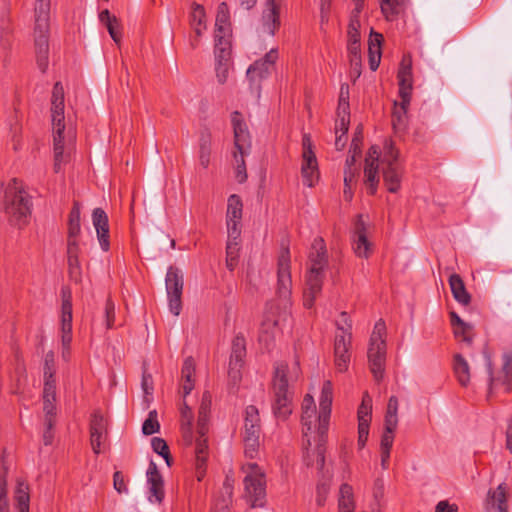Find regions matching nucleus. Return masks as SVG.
<instances>
[{
	"mask_svg": "<svg viewBox=\"0 0 512 512\" xmlns=\"http://www.w3.org/2000/svg\"><path fill=\"white\" fill-rule=\"evenodd\" d=\"M160 430V424L158 422L157 418V412L156 410H152L149 412L148 417L143 422L142 425V433L144 435H152Z\"/></svg>",
	"mask_w": 512,
	"mask_h": 512,
	"instance_id": "3c124183",
	"label": "nucleus"
},
{
	"mask_svg": "<svg viewBox=\"0 0 512 512\" xmlns=\"http://www.w3.org/2000/svg\"><path fill=\"white\" fill-rule=\"evenodd\" d=\"M106 438L107 434L90 433V442L95 454L101 453L102 445L105 443Z\"/></svg>",
	"mask_w": 512,
	"mask_h": 512,
	"instance_id": "338daca9",
	"label": "nucleus"
},
{
	"mask_svg": "<svg viewBox=\"0 0 512 512\" xmlns=\"http://www.w3.org/2000/svg\"><path fill=\"white\" fill-rule=\"evenodd\" d=\"M80 215V206L77 202H75L69 213L67 240H78L81 232Z\"/></svg>",
	"mask_w": 512,
	"mask_h": 512,
	"instance_id": "37998d69",
	"label": "nucleus"
},
{
	"mask_svg": "<svg viewBox=\"0 0 512 512\" xmlns=\"http://www.w3.org/2000/svg\"><path fill=\"white\" fill-rule=\"evenodd\" d=\"M325 271L308 269L305 276V290L303 294V305L310 309L314 305L315 299L322 291Z\"/></svg>",
	"mask_w": 512,
	"mask_h": 512,
	"instance_id": "2eb2a0df",
	"label": "nucleus"
},
{
	"mask_svg": "<svg viewBox=\"0 0 512 512\" xmlns=\"http://www.w3.org/2000/svg\"><path fill=\"white\" fill-rule=\"evenodd\" d=\"M244 493L243 498L251 508H261L266 500V475L257 463L242 465Z\"/></svg>",
	"mask_w": 512,
	"mask_h": 512,
	"instance_id": "0eeeda50",
	"label": "nucleus"
},
{
	"mask_svg": "<svg viewBox=\"0 0 512 512\" xmlns=\"http://www.w3.org/2000/svg\"><path fill=\"white\" fill-rule=\"evenodd\" d=\"M246 356V341L242 335H237L232 342V352L229 361V376L236 382L241 378L240 369Z\"/></svg>",
	"mask_w": 512,
	"mask_h": 512,
	"instance_id": "a211bd4d",
	"label": "nucleus"
},
{
	"mask_svg": "<svg viewBox=\"0 0 512 512\" xmlns=\"http://www.w3.org/2000/svg\"><path fill=\"white\" fill-rule=\"evenodd\" d=\"M354 509L353 488L349 484H342L339 490L338 512H354Z\"/></svg>",
	"mask_w": 512,
	"mask_h": 512,
	"instance_id": "58836bf2",
	"label": "nucleus"
},
{
	"mask_svg": "<svg viewBox=\"0 0 512 512\" xmlns=\"http://www.w3.org/2000/svg\"><path fill=\"white\" fill-rule=\"evenodd\" d=\"M410 101L411 99L408 98L407 103H405L404 99H401L399 103L396 101L394 102L392 126L395 132H401L406 128L408 120L407 112Z\"/></svg>",
	"mask_w": 512,
	"mask_h": 512,
	"instance_id": "c9c22d12",
	"label": "nucleus"
},
{
	"mask_svg": "<svg viewBox=\"0 0 512 512\" xmlns=\"http://www.w3.org/2000/svg\"><path fill=\"white\" fill-rule=\"evenodd\" d=\"M449 286L454 299L461 305H468L471 302V295L466 290L463 279L458 274H451Z\"/></svg>",
	"mask_w": 512,
	"mask_h": 512,
	"instance_id": "72a5a7b5",
	"label": "nucleus"
},
{
	"mask_svg": "<svg viewBox=\"0 0 512 512\" xmlns=\"http://www.w3.org/2000/svg\"><path fill=\"white\" fill-rule=\"evenodd\" d=\"M230 36V13L227 3L221 2L217 8L215 20V35Z\"/></svg>",
	"mask_w": 512,
	"mask_h": 512,
	"instance_id": "e433bc0d",
	"label": "nucleus"
},
{
	"mask_svg": "<svg viewBox=\"0 0 512 512\" xmlns=\"http://www.w3.org/2000/svg\"><path fill=\"white\" fill-rule=\"evenodd\" d=\"M291 294L292 277L290 266V252L283 248L277 262L276 296L279 301L277 306L267 304L264 319L261 323L259 340L267 345L274 338L277 329H284L291 321Z\"/></svg>",
	"mask_w": 512,
	"mask_h": 512,
	"instance_id": "f257e3e1",
	"label": "nucleus"
},
{
	"mask_svg": "<svg viewBox=\"0 0 512 512\" xmlns=\"http://www.w3.org/2000/svg\"><path fill=\"white\" fill-rule=\"evenodd\" d=\"M280 27V6L276 0H266L261 18V32L273 36Z\"/></svg>",
	"mask_w": 512,
	"mask_h": 512,
	"instance_id": "aec40b11",
	"label": "nucleus"
},
{
	"mask_svg": "<svg viewBox=\"0 0 512 512\" xmlns=\"http://www.w3.org/2000/svg\"><path fill=\"white\" fill-rule=\"evenodd\" d=\"M62 348L69 349L72 342V302L70 292L63 291L61 307Z\"/></svg>",
	"mask_w": 512,
	"mask_h": 512,
	"instance_id": "6ab92c4d",
	"label": "nucleus"
},
{
	"mask_svg": "<svg viewBox=\"0 0 512 512\" xmlns=\"http://www.w3.org/2000/svg\"><path fill=\"white\" fill-rule=\"evenodd\" d=\"M43 399L56 400V383L54 377L44 378Z\"/></svg>",
	"mask_w": 512,
	"mask_h": 512,
	"instance_id": "0e129e2a",
	"label": "nucleus"
},
{
	"mask_svg": "<svg viewBox=\"0 0 512 512\" xmlns=\"http://www.w3.org/2000/svg\"><path fill=\"white\" fill-rule=\"evenodd\" d=\"M350 124V111H345V114L342 111H337V119L335 123V134L342 133V135H346L349 129Z\"/></svg>",
	"mask_w": 512,
	"mask_h": 512,
	"instance_id": "4d7b16f0",
	"label": "nucleus"
},
{
	"mask_svg": "<svg viewBox=\"0 0 512 512\" xmlns=\"http://www.w3.org/2000/svg\"><path fill=\"white\" fill-rule=\"evenodd\" d=\"M210 405V395L208 393H204L198 410L197 437L195 442L200 439H207L206 434L208 432Z\"/></svg>",
	"mask_w": 512,
	"mask_h": 512,
	"instance_id": "c85d7f7f",
	"label": "nucleus"
},
{
	"mask_svg": "<svg viewBox=\"0 0 512 512\" xmlns=\"http://www.w3.org/2000/svg\"><path fill=\"white\" fill-rule=\"evenodd\" d=\"M148 485V500L153 504H161L165 497L164 480L157 465L151 461L146 472Z\"/></svg>",
	"mask_w": 512,
	"mask_h": 512,
	"instance_id": "f3484780",
	"label": "nucleus"
},
{
	"mask_svg": "<svg viewBox=\"0 0 512 512\" xmlns=\"http://www.w3.org/2000/svg\"><path fill=\"white\" fill-rule=\"evenodd\" d=\"M352 338L347 336H335L334 340V356L335 365L339 372H344L348 369L350 363V348Z\"/></svg>",
	"mask_w": 512,
	"mask_h": 512,
	"instance_id": "393cba45",
	"label": "nucleus"
},
{
	"mask_svg": "<svg viewBox=\"0 0 512 512\" xmlns=\"http://www.w3.org/2000/svg\"><path fill=\"white\" fill-rule=\"evenodd\" d=\"M399 97L407 103L411 99L412 93V60L409 56H404L398 70Z\"/></svg>",
	"mask_w": 512,
	"mask_h": 512,
	"instance_id": "4be33fe9",
	"label": "nucleus"
},
{
	"mask_svg": "<svg viewBox=\"0 0 512 512\" xmlns=\"http://www.w3.org/2000/svg\"><path fill=\"white\" fill-rule=\"evenodd\" d=\"M260 437L243 436L244 441V453L248 458H255L260 446Z\"/></svg>",
	"mask_w": 512,
	"mask_h": 512,
	"instance_id": "6e6d98bb",
	"label": "nucleus"
},
{
	"mask_svg": "<svg viewBox=\"0 0 512 512\" xmlns=\"http://www.w3.org/2000/svg\"><path fill=\"white\" fill-rule=\"evenodd\" d=\"M487 502L488 505L496 509V512H508L506 484L501 483L495 490H489Z\"/></svg>",
	"mask_w": 512,
	"mask_h": 512,
	"instance_id": "473e14b6",
	"label": "nucleus"
},
{
	"mask_svg": "<svg viewBox=\"0 0 512 512\" xmlns=\"http://www.w3.org/2000/svg\"><path fill=\"white\" fill-rule=\"evenodd\" d=\"M90 433L107 434V421L99 411L92 414Z\"/></svg>",
	"mask_w": 512,
	"mask_h": 512,
	"instance_id": "603ef678",
	"label": "nucleus"
},
{
	"mask_svg": "<svg viewBox=\"0 0 512 512\" xmlns=\"http://www.w3.org/2000/svg\"><path fill=\"white\" fill-rule=\"evenodd\" d=\"M215 64H230L231 62V44L229 37L224 35H215Z\"/></svg>",
	"mask_w": 512,
	"mask_h": 512,
	"instance_id": "f704fd0d",
	"label": "nucleus"
},
{
	"mask_svg": "<svg viewBox=\"0 0 512 512\" xmlns=\"http://www.w3.org/2000/svg\"><path fill=\"white\" fill-rule=\"evenodd\" d=\"M165 286L169 302V310L178 316L182 309V292L184 286L183 273L180 269L170 266L165 277Z\"/></svg>",
	"mask_w": 512,
	"mask_h": 512,
	"instance_id": "f8f14e48",
	"label": "nucleus"
},
{
	"mask_svg": "<svg viewBox=\"0 0 512 512\" xmlns=\"http://www.w3.org/2000/svg\"><path fill=\"white\" fill-rule=\"evenodd\" d=\"M332 401V383L327 380L323 383L321 389L317 430H313V432L303 431V436L305 438L304 461L307 466H315L319 471H322L325 465V443L329 427Z\"/></svg>",
	"mask_w": 512,
	"mask_h": 512,
	"instance_id": "f03ea898",
	"label": "nucleus"
},
{
	"mask_svg": "<svg viewBox=\"0 0 512 512\" xmlns=\"http://www.w3.org/2000/svg\"><path fill=\"white\" fill-rule=\"evenodd\" d=\"M240 251V235L235 238L228 234L226 245V266L230 271H233L238 263Z\"/></svg>",
	"mask_w": 512,
	"mask_h": 512,
	"instance_id": "4c0bfd02",
	"label": "nucleus"
},
{
	"mask_svg": "<svg viewBox=\"0 0 512 512\" xmlns=\"http://www.w3.org/2000/svg\"><path fill=\"white\" fill-rule=\"evenodd\" d=\"M195 473L198 481H202L206 474V461L208 457L207 439L195 442Z\"/></svg>",
	"mask_w": 512,
	"mask_h": 512,
	"instance_id": "7c9ffc66",
	"label": "nucleus"
},
{
	"mask_svg": "<svg viewBox=\"0 0 512 512\" xmlns=\"http://www.w3.org/2000/svg\"><path fill=\"white\" fill-rule=\"evenodd\" d=\"M243 213V203L241 198L232 194L227 200L226 226L227 233L232 237L241 235V220Z\"/></svg>",
	"mask_w": 512,
	"mask_h": 512,
	"instance_id": "4468645a",
	"label": "nucleus"
},
{
	"mask_svg": "<svg viewBox=\"0 0 512 512\" xmlns=\"http://www.w3.org/2000/svg\"><path fill=\"white\" fill-rule=\"evenodd\" d=\"M378 167L379 165L375 164L374 160L366 159L364 168L365 183L369 193L372 195L375 194L379 183Z\"/></svg>",
	"mask_w": 512,
	"mask_h": 512,
	"instance_id": "c03bdc74",
	"label": "nucleus"
},
{
	"mask_svg": "<svg viewBox=\"0 0 512 512\" xmlns=\"http://www.w3.org/2000/svg\"><path fill=\"white\" fill-rule=\"evenodd\" d=\"M386 326L382 320L376 322L370 336L367 351L368 363L371 373L376 381L383 379L386 362Z\"/></svg>",
	"mask_w": 512,
	"mask_h": 512,
	"instance_id": "1a4fd4ad",
	"label": "nucleus"
},
{
	"mask_svg": "<svg viewBox=\"0 0 512 512\" xmlns=\"http://www.w3.org/2000/svg\"><path fill=\"white\" fill-rule=\"evenodd\" d=\"M403 0H380V8L384 17L391 21L400 12Z\"/></svg>",
	"mask_w": 512,
	"mask_h": 512,
	"instance_id": "49530a36",
	"label": "nucleus"
},
{
	"mask_svg": "<svg viewBox=\"0 0 512 512\" xmlns=\"http://www.w3.org/2000/svg\"><path fill=\"white\" fill-rule=\"evenodd\" d=\"M329 489L330 486L327 482H320L317 485L316 503L318 506H323L325 504Z\"/></svg>",
	"mask_w": 512,
	"mask_h": 512,
	"instance_id": "774afa93",
	"label": "nucleus"
},
{
	"mask_svg": "<svg viewBox=\"0 0 512 512\" xmlns=\"http://www.w3.org/2000/svg\"><path fill=\"white\" fill-rule=\"evenodd\" d=\"M368 225L362 215H358L353 229V250L360 258H368L372 251V243L367 238Z\"/></svg>",
	"mask_w": 512,
	"mask_h": 512,
	"instance_id": "dca6fc26",
	"label": "nucleus"
},
{
	"mask_svg": "<svg viewBox=\"0 0 512 512\" xmlns=\"http://www.w3.org/2000/svg\"><path fill=\"white\" fill-rule=\"evenodd\" d=\"M277 59L278 51L271 49L263 58L256 60L247 69L246 75L250 90L257 98L260 97L262 81L272 73Z\"/></svg>",
	"mask_w": 512,
	"mask_h": 512,
	"instance_id": "9b49d317",
	"label": "nucleus"
},
{
	"mask_svg": "<svg viewBox=\"0 0 512 512\" xmlns=\"http://www.w3.org/2000/svg\"><path fill=\"white\" fill-rule=\"evenodd\" d=\"M453 368L460 385L467 386L470 382V367L462 355L456 354L454 356Z\"/></svg>",
	"mask_w": 512,
	"mask_h": 512,
	"instance_id": "a19ab883",
	"label": "nucleus"
},
{
	"mask_svg": "<svg viewBox=\"0 0 512 512\" xmlns=\"http://www.w3.org/2000/svg\"><path fill=\"white\" fill-rule=\"evenodd\" d=\"M337 332L335 336H347L352 338V321L346 312L340 314L336 321Z\"/></svg>",
	"mask_w": 512,
	"mask_h": 512,
	"instance_id": "8fccbe9b",
	"label": "nucleus"
},
{
	"mask_svg": "<svg viewBox=\"0 0 512 512\" xmlns=\"http://www.w3.org/2000/svg\"><path fill=\"white\" fill-rule=\"evenodd\" d=\"M502 373L503 383L508 389H512V349L503 353Z\"/></svg>",
	"mask_w": 512,
	"mask_h": 512,
	"instance_id": "09e8293b",
	"label": "nucleus"
},
{
	"mask_svg": "<svg viewBox=\"0 0 512 512\" xmlns=\"http://www.w3.org/2000/svg\"><path fill=\"white\" fill-rule=\"evenodd\" d=\"M56 400L43 399V411L45 414V426L53 428L56 419Z\"/></svg>",
	"mask_w": 512,
	"mask_h": 512,
	"instance_id": "864d4df0",
	"label": "nucleus"
},
{
	"mask_svg": "<svg viewBox=\"0 0 512 512\" xmlns=\"http://www.w3.org/2000/svg\"><path fill=\"white\" fill-rule=\"evenodd\" d=\"M92 223L101 249L107 252L110 249L109 223L108 216L102 208H95L93 210Z\"/></svg>",
	"mask_w": 512,
	"mask_h": 512,
	"instance_id": "412c9836",
	"label": "nucleus"
},
{
	"mask_svg": "<svg viewBox=\"0 0 512 512\" xmlns=\"http://www.w3.org/2000/svg\"><path fill=\"white\" fill-rule=\"evenodd\" d=\"M234 477L231 472L227 473L220 490L219 496L215 499L212 505L211 512H230V505L232 504L233 491H234Z\"/></svg>",
	"mask_w": 512,
	"mask_h": 512,
	"instance_id": "b1692460",
	"label": "nucleus"
},
{
	"mask_svg": "<svg viewBox=\"0 0 512 512\" xmlns=\"http://www.w3.org/2000/svg\"><path fill=\"white\" fill-rule=\"evenodd\" d=\"M232 125L236 149L233 153L235 178L239 183H244L247 180L245 156L249 155L251 148L250 135L241 114L237 111L232 115Z\"/></svg>",
	"mask_w": 512,
	"mask_h": 512,
	"instance_id": "6e6552de",
	"label": "nucleus"
},
{
	"mask_svg": "<svg viewBox=\"0 0 512 512\" xmlns=\"http://www.w3.org/2000/svg\"><path fill=\"white\" fill-rule=\"evenodd\" d=\"M55 374V356L52 351L46 353L44 358V378L49 379Z\"/></svg>",
	"mask_w": 512,
	"mask_h": 512,
	"instance_id": "e2e57ef3",
	"label": "nucleus"
},
{
	"mask_svg": "<svg viewBox=\"0 0 512 512\" xmlns=\"http://www.w3.org/2000/svg\"><path fill=\"white\" fill-rule=\"evenodd\" d=\"M14 500L18 512H29L30 496L27 484L18 481L14 495Z\"/></svg>",
	"mask_w": 512,
	"mask_h": 512,
	"instance_id": "a18cd8bd",
	"label": "nucleus"
},
{
	"mask_svg": "<svg viewBox=\"0 0 512 512\" xmlns=\"http://www.w3.org/2000/svg\"><path fill=\"white\" fill-rule=\"evenodd\" d=\"M115 320V304L111 299H107L105 304V323L106 328L110 329L114 325Z\"/></svg>",
	"mask_w": 512,
	"mask_h": 512,
	"instance_id": "69168bd1",
	"label": "nucleus"
},
{
	"mask_svg": "<svg viewBox=\"0 0 512 512\" xmlns=\"http://www.w3.org/2000/svg\"><path fill=\"white\" fill-rule=\"evenodd\" d=\"M195 362L192 357H187L182 365L181 369V392L182 396L185 399L191 391L194 389L195 385Z\"/></svg>",
	"mask_w": 512,
	"mask_h": 512,
	"instance_id": "cd10ccee",
	"label": "nucleus"
},
{
	"mask_svg": "<svg viewBox=\"0 0 512 512\" xmlns=\"http://www.w3.org/2000/svg\"><path fill=\"white\" fill-rule=\"evenodd\" d=\"M318 416L314 399L311 395L307 394L302 402V414L301 422L303 425V431L317 430L318 427Z\"/></svg>",
	"mask_w": 512,
	"mask_h": 512,
	"instance_id": "a878e982",
	"label": "nucleus"
},
{
	"mask_svg": "<svg viewBox=\"0 0 512 512\" xmlns=\"http://www.w3.org/2000/svg\"><path fill=\"white\" fill-rule=\"evenodd\" d=\"M302 147L301 175L304 184L313 187L319 180V170L317 158L312 150L311 138L307 134L302 138Z\"/></svg>",
	"mask_w": 512,
	"mask_h": 512,
	"instance_id": "ddd939ff",
	"label": "nucleus"
},
{
	"mask_svg": "<svg viewBox=\"0 0 512 512\" xmlns=\"http://www.w3.org/2000/svg\"><path fill=\"white\" fill-rule=\"evenodd\" d=\"M261 426L258 409L253 406H247L245 409L244 432L243 436L260 437Z\"/></svg>",
	"mask_w": 512,
	"mask_h": 512,
	"instance_id": "c756f323",
	"label": "nucleus"
},
{
	"mask_svg": "<svg viewBox=\"0 0 512 512\" xmlns=\"http://www.w3.org/2000/svg\"><path fill=\"white\" fill-rule=\"evenodd\" d=\"M193 412L184 401L181 408V434L184 445L191 446L195 443L196 437L192 430Z\"/></svg>",
	"mask_w": 512,
	"mask_h": 512,
	"instance_id": "bb28decb",
	"label": "nucleus"
},
{
	"mask_svg": "<svg viewBox=\"0 0 512 512\" xmlns=\"http://www.w3.org/2000/svg\"><path fill=\"white\" fill-rule=\"evenodd\" d=\"M328 266V254L323 238L316 237L308 256V269L325 271Z\"/></svg>",
	"mask_w": 512,
	"mask_h": 512,
	"instance_id": "5701e85b",
	"label": "nucleus"
},
{
	"mask_svg": "<svg viewBox=\"0 0 512 512\" xmlns=\"http://www.w3.org/2000/svg\"><path fill=\"white\" fill-rule=\"evenodd\" d=\"M382 40V34L375 32L374 30H371L369 36L368 55L369 66L372 71H376L380 64Z\"/></svg>",
	"mask_w": 512,
	"mask_h": 512,
	"instance_id": "2f4dec72",
	"label": "nucleus"
},
{
	"mask_svg": "<svg viewBox=\"0 0 512 512\" xmlns=\"http://www.w3.org/2000/svg\"><path fill=\"white\" fill-rule=\"evenodd\" d=\"M212 137L208 131L202 132L199 139V162L206 169L210 164Z\"/></svg>",
	"mask_w": 512,
	"mask_h": 512,
	"instance_id": "79ce46f5",
	"label": "nucleus"
},
{
	"mask_svg": "<svg viewBox=\"0 0 512 512\" xmlns=\"http://www.w3.org/2000/svg\"><path fill=\"white\" fill-rule=\"evenodd\" d=\"M64 89L60 82H56L51 96V121L53 127L54 172L59 173L63 165L69 161V153L65 152V116H64Z\"/></svg>",
	"mask_w": 512,
	"mask_h": 512,
	"instance_id": "20e7f679",
	"label": "nucleus"
},
{
	"mask_svg": "<svg viewBox=\"0 0 512 512\" xmlns=\"http://www.w3.org/2000/svg\"><path fill=\"white\" fill-rule=\"evenodd\" d=\"M51 0H35L34 6V43L36 62L41 72H46L49 65V20Z\"/></svg>",
	"mask_w": 512,
	"mask_h": 512,
	"instance_id": "423d86ee",
	"label": "nucleus"
},
{
	"mask_svg": "<svg viewBox=\"0 0 512 512\" xmlns=\"http://www.w3.org/2000/svg\"><path fill=\"white\" fill-rule=\"evenodd\" d=\"M99 19L101 21V23H103L111 38L116 42V43H119L120 40H121V32H120V24H119V21L118 19L111 15L109 10H103L100 14H99Z\"/></svg>",
	"mask_w": 512,
	"mask_h": 512,
	"instance_id": "ea45409f",
	"label": "nucleus"
},
{
	"mask_svg": "<svg viewBox=\"0 0 512 512\" xmlns=\"http://www.w3.org/2000/svg\"><path fill=\"white\" fill-rule=\"evenodd\" d=\"M371 410V398L367 393H365L362 403L358 409V424H362V422L365 420L366 424L370 425Z\"/></svg>",
	"mask_w": 512,
	"mask_h": 512,
	"instance_id": "5fc2aeb1",
	"label": "nucleus"
},
{
	"mask_svg": "<svg viewBox=\"0 0 512 512\" xmlns=\"http://www.w3.org/2000/svg\"><path fill=\"white\" fill-rule=\"evenodd\" d=\"M454 334L457 338L461 337L463 342L470 345L473 339V326L469 323H465L461 326L455 327Z\"/></svg>",
	"mask_w": 512,
	"mask_h": 512,
	"instance_id": "bf43d9fd",
	"label": "nucleus"
},
{
	"mask_svg": "<svg viewBox=\"0 0 512 512\" xmlns=\"http://www.w3.org/2000/svg\"><path fill=\"white\" fill-rule=\"evenodd\" d=\"M4 211L13 226L21 228L29 222L32 199L17 179H13L5 191Z\"/></svg>",
	"mask_w": 512,
	"mask_h": 512,
	"instance_id": "39448f33",
	"label": "nucleus"
},
{
	"mask_svg": "<svg viewBox=\"0 0 512 512\" xmlns=\"http://www.w3.org/2000/svg\"><path fill=\"white\" fill-rule=\"evenodd\" d=\"M205 17L206 14L204 7L200 4L194 3L191 13V25L195 26L197 24L198 26H202L205 23Z\"/></svg>",
	"mask_w": 512,
	"mask_h": 512,
	"instance_id": "052dcab7",
	"label": "nucleus"
},
{
	"mask_svg": "<svg viewBox=\"0 0 512 512\" xmlns=\"http://www.w3.org/2000/svg\"><path fill=\"white\" fill-rule=\"evenodd\" d=\"M384 184L391 193H396L401 187L402 168L398 163V152L392 142H386L381 159Z\"/></svg>",
	"mask_w": 512,
	"mask_h": 512,
	"instance_id": "9d476101",
	"label": "nucleus"
},
{
	"mask_svg": "<svg viewBox=\"0 0 512 512\" xmlns=\"http://www.w3.org/2000/svg\"><path fill=\"white\" fill-rule=\"evenodd\" d=\"M299 375L300 367L297 361L291 368L282 361L274 365L272 409L278 419L285 420L292 413V393L289 391V385L296 381Z\"/></svg>",
	"mask_w": 512,
	"mask_h": 512,
	"instance_id": "7ed1b4c3",
	"label": "nucleus"
},
{
	"mask_svg": "<svg viewBox=\"0 0 512 512\" xmlns=\"http://www.w3.org/2000/svg\"><path fill=\"white\" fill-rule=\"evenodd\" d=\"M337 111H342L343 114H345V111H350L349 88L347 85H342L340 88Z\"/></svg>",
	"mask_w": 512,
	"mask_h": 512,
	"instance_id": "680f3d73",
	"label": "nucleus"
},
{
	"mask_svg": "<svg viewBox=\"0 0 512 512\" xmlns=\"http://www.w3.org/2000/svg\"><path fill=\"white\" fill-rule=\"evenodd\" d=\"M151 446L155 453L162 456L168 466H171L172 458L166 441L160 437H154L151 440Z\"/></svg>",
	"mask_w": 512,
	"mask_h": 512,
	"instance_id": "de8ad7c7",
	"label": "nucleus"
},
{
	"mask_svg": "<svg viewBox=\"0 0 512 512\" xmlns=\"http://www.w3.org/2000/svg\"><path fill=\"white\" fill-rule=\"evenodd\" d=\"M356 173L354 170H344V191L343 195L346 201L353 198L352 186L355 183Z\"/></svg>",
	"mask_w": 512,
	"mask_h": 512,
	"instance_id": "13d9d810",
	"label": "nucleus"
}]
</instances>
